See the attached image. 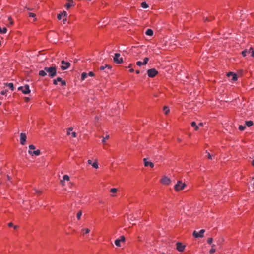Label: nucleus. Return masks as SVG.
Wrapping results in <instances>:
<instances>
[{
	"label": "nucleus",
	"instance_id": "1",
	"mask_svg": "<svg viewBox=\"0 0 254 254\" xmlns=\"http://www.w3.org/2000/svg\"><path fill=\"white\" fill-rule=\"evenodd\" d=\"M47 74L53 78L57 74V67L56 66H52L50 67H45L44 70H40L39 72V75L42 77L45 76Z\"/></svg>",
	"mask_w": 254,
	"mask_h": 254
},
{
	"label": "nucleus",
	"instance_id": "2",
	"mask_svg": "<svg viewBox=\"0 0 254 254\" xmlns=\"http://www.w3.org/2000/svg\"><path fill=\"white\" fill-rule=\"evenodd\" d=\"M35 149V146L34 145H30L29 146L28 153L31 156H38L40 154V151L39 149H37L35 151H32Z\"/></svg>",
	"mask_w": 254,
	"mask_h": 254
},
{
	"label": "nucleus",
	"instance_id": "3",
	"mask_svg": "<svg viewBox=\"0 0 254 254\" xmlns=\"http://www.w3.org/2000/svg\"><path fill=\"white\" fill-rule=\"evenodd\" d=\"M185 186V183H183L181 181H178L177 183L175 185L174 189L176 191H178L184 189Z\"/></svg>",
	"mask_w": 254,
	"mask_h": 254
},
{
	"label": "nucleus",
	"instance_id": "4",
	"mask_svg": "<svg viewBox=\"0 0 254 254\" xmlns=\"http://www.w3.org/2000/svg\"><path fill=\"white\" fill-rule=\"evenodd\" d=\"M18 90H20L24 94H27L30 93V90L28 85L26 84L23 86L19 87L18 88Z\"/></svg>",
	"mask_w": 254,
	"mask_h": 254
},
{
	"label": "nucleus",
	"instance_id": "5",
	"mask_svg": "<svg viewBox=\"0 0 254 254\" xmlns=\"http://www.w3.org/2000/svg\"><path fill=\"white\" fill-rule=\"evenodd\" d=\"M204 229H201L199 232L194 231L193 232L192 235L196 238H202L204 236V233L205 232Z\"/></svg>",
	"mask_w": 254,
	"mask_h": 254
},
{
	"label": "nucleus",
	"instance_id": "6",
	"mask_svg": "<svg viewBox=\"0 0 254 254\" xmlns=\"http://www.w3.org/2000/svg\"><path fill=\"white\" fill-rule=\"evenodd\" d=\"M148 76L150 78H153L158 73V71L155 68H151L147 70Z\"/></svg>",
	"mask_w": 254,
	"mask_h": 254
},
{
	"label": "nucleus",
	"instance_id": "7",
	"mask_svg": "<svg viewBox=\"0 0 254 254\" xmlns=\"http://www.w3.org/2000/svg\"><path fill=\"white\" fill-rule=\"evenodd\" d=\"M120 54L119 53H115L114 57V61L116 64H120L123 62L122 58H120Z\"/></svg>",
	"mask_w": 254,
	"mask_h": 254
},
{
	"label": "nucleus",
	"instance_id": "8",
	"mask_svg": "<svg viewBox=\"0 0 254 254\" xmlns=\"http://www.w3.org/2000/svg\"><path fill=\"white\" fill-rule=\"evenodd\" d=\"M61 68L62 70H64L67 69L70 66V63L63 60L61 61Z\"/></svg>",
	"mask_w": 254,
	"mask_h": 254
},
{
	"label": "nucleus",
	"instance_id": "9",
	"mask_svg": "<svg viewBox=\"0 0 254 254\" xmlns=\"http://www.w3.org/2000/svg\"><path fill=\"white\" fill-rule=\"evenodd\" d=\"M125 241V238L124 236H121L119 239H116L115 241V244L117 247H121V243L124 242Z\"/></svg>",
	"mask_w": 254,
	"mask_h": 254
},
{
	"label": "nucleus",
	"instance_id": "10",
	"mask_svg": "<svg viewBox=\"0 0 254 254\" xmlns=\"http://www.w3.org/2000/svg\"><path fill=\"white\" fill-rule=\"evenodd\" d=\"M27 139L26 134L25 133H21L20 135V142L21 144L24 145Z\"/></svg>",
	"mask_w": 254,
	"mask_h": 254
},
{
	"label": "nucleus",
	"instance_id": "11",
	"mask_svg": "<svg viewBox=\"0 0 254 254\" xmlns=\"http://www.w3.org/2000/svg\"><path fill=\"white\" fill-rule=\"evenodd\" d=\"M177 250L180 252H183L185 250V246L181 243L177 242L176 244Z\"/></svg>",
	"mask_w": 254,
	"mask_h": 254
},
{
	"label": "nucleus",
	"instance_id": "12",
	"mask_svg": "<svg viewBox=\"0 0 254 254\" xmlns=\"http://www.w3.org/2000/svg\"><path fill=\"white\" fill-rule=\"evenodd\" d=\"M161 182L162 184L166 185L170 183L171 180L169 178L164 176L161 179Z\"/></svg>",
	"mask_w": 254,
	"mask_h": 254
},
{
	"label": "nucleus",
	"instance_id": "13",
	"mask_svg": "<svg viewBox=\"0 0 254 254\" xmlns=\"http://www.w3.org/2000/svg\"><path fill=\"white\" fill-rule=\"evenodd\" d=\"M149 61V58H147V57H146L143 60V62H142L141 61H138L136 62V65L139 66H141L142 65H145L147 64V63H148Z\"/></svg>",
	"mask_w": 254,
	"mask_h": 254
},
{
	"label": "nucleus",
	"instance_id": "14",
	"mask_svg": "<svg viewBox=\"0 0 254 254\" xmlns=\"http://www.w3.org/2000/svg\"><path fill=\"white\" fill-rule=\"evenodd\" d=\"M111 69V66L109 65H105L104 66H101L100 67V70H105V72L107 73H109V71H110Z\"/></svg>",
	"mask_w": 254,
	"mask_h": 254
},
{
	"label": "nucleus",
	"instance_id": "15",
	"mask_svg": "<svg viewBox=\"0 0 254 254\" xmlns=\"http://www.w3.org/2000/svg\"><path fill=\"white\" fill-rule=\"evenodd\" d=\"M227 76L229 77H232V80L235 81L237 80V75L235 73L232 72H228L227 73Z\"/></svg>",
	"mask_w": 254,
	"mask_h": 254
},
{
	"label": "nucleus",
	"instance_id": "16",
	"mask_svg": "<svg viewBox=\"0 0 254 254\" xmlns=\"http://www.w3.org/2000/svg\"><path fill=\"white\" fill-rule=\"evenodd\" d=\"M72 128H69L67 131V134L68 135H71L72 137L75 138L76 137V133L75 132L72 131Z\"/></svg>",
	"mask_w": 254,
	"mask_h": 254
},
{
	"label": "nucleus",
	"instance_id": "17",
	"mask_svg": "<svg viewBox=\"0 0 254 254\" xmlns=\"http://www.w3.org/2000/svg\"><path fill=\"white\" fill-rule=\"evenodd\" d=\"M144 164L145 167L149 166L151 168H153L154 167V164L150 161H147V159H144Z\"/></svg>",
	"mask_w": 254,
	"mask_h": 254
},
{
	"label": "nucleus",
	"instance_id": "18",
	"mask_svg": "<svg viewBox=\"0 0 254 254\" xmlns=\"http://www.w3.org/2000/svg\"><path fill=\"white\" fill-rule=\"evenodd\" d=\"M69 180H70V178H69V177L68 176V175H64L63 177V179L62 180H61V184L62 185V186H64L65 185L64 181H69Z\"/></svg>",
	"mask_w": 254,
	"mask_h": 254
},
{
	"label": "nucleus",
	"instance_id": "19",
	"mask_svg": "<svg viewBox=\"0 0 254 254\" xmlns=\"http://www.w3.org/2000/svg\"><path fill=\"white\" fill-rule=\"evenodd\" d=\"M87 162L88 164L91 165L92 167L95 169H97L99 167L98 163L97 162H95L93 163L92 160L89 159L88 160Z\"/></svg>",
	"mask_w": 254,
	"mask_h": 254
},
{
	"label": "nucleus",
	"instance_id": "20",
	"mask_svg": "<svg viewBox=\"0 0 254 254\" xmlns=\"http://www.w3.org/2000/svg\"><path fill=\"white\" fill-rule=\"evenodd\" d=\"M67 16V12L66 11H63L62 13L59 14L57 16V18L59 20H61L62 17H66Z\"/></svg>",
	"mask_w": 254,
	"mask_h": 254
},
{
	"label": "nucleus",
	"instance_id": "21",
	"mask_svg": "<svg viewBox=\"0 0 254 254\" xmlns=\"http://www.w3.org/2000/svg\"><path fill=\"white\" fill-rule=\"evenodd\" d=\"M72 6H73V1L71 0H69V2L65 4V7L67 9H68Z\"/></svg>",
	"mask_w": 254,
	"mask_h": 254
},
{
	"label": "nucleus",
	"instance_id": "22",
	"mask_svg": "<svg viewBox=\"0 0 254 254\" xmlns=\"http://www.w3.org/2000/svg\"><path fill=\"white\" fill-rule=\"evenodd\" d=\"M250 53V48L249 50L245 49L242 52V55L243 57H246L248 54Z\"/></svg>",
	"mask_w": 254,
	"mask_h": 254
},
{
	"label": "nucleus",
	"instance_id": "23",
	"mask_svg": "<svg viewBox=\"0 0 254 254\" xmlns=\"http://www.w3.org/2000/svg\"><path fill=\"white\" fill-rule=\"evenodd\" d=\"M90 231V230L88 228H82L81 229V233L83 235H85L86 234H88Z\"/></svg>",
	"mask_w": 254,
	"mask_h": 254
},
{
	"label": "nucleus",
	"instance_id": "24",
	"mask_svg": "<svg viewBox=\"0 0 254 254\" xmlns=\"http://www.w3.org/2000/svg\"><path fill=\"white\" fill-rule=\"evenodd\" d=\"M5 85L7 87H9L12 91L14 90V85L12 83H6Z\"/></svg>",
	"mask_w": 254,
	"mask_h": 254
},
{
	"label": "nucleus",
	"instance_id": "25",
	"mask_svg": "<svg viewBox=\"0 0 254 254\" xmlns=\"http://www.w3.org/2000/svg\"><path fill=\"white\" fill-rule=\"evenodd\" d=\"M145 34L147 35H148V36H152L153 34V31L152 29H148L146 32H145Z\"/></svg>",
	"mask_w": 254,
	"mask_h": 254
},
{
	"label": "nucleus",
	"instance_id": "26",
	"mask_svg": "<svg viewBox=\"0 0 254 254\" xmlns=\"http://www.w3.org/2000/svg\"><path fill=\"white\" fill-rule=\"evenodd\" d=\"M7 29L6 27L1 28L0 26V34H5L7 32Z\"/></svg>",
	"mask_w": 254,
	"mask_h": 254
},
{
	"label": "nucleus",
	"instance_id": "27",
	"mask_svg": "<svg viewBox=\"0 0 254 254\" xmlns=\"http://www.w3.org/2000/svg\"><path fill=\"white\" fill-rule=\"evenodd\" d=\"M88 77V74L86 72H83L81 74V80H84Z\"/></svg>",
	"mask_w": 254,
	"mask_h": 254
},
{
	"label": "nucleus",
	"instance_id": "28",
	"mask_svg": "<svg viewBox=\"0 0 254 254\" xmlns=\"http://www.w3.org/2000/svg\"><path fill=\"white\" fill-rule=\"evenodd\" d=\"M191 126L192 127H194V130H197L198 129V128H199L198 126L196 125V123L195 122H191Z\"/></svg>",
	"mask_w": 254,
	"mask_h": 254
},
{
	"label": "nucleus",
	"instance_id": "29",
	"mask_svg": "<svg viewBox=\"0 0 254 254\" xmlns=\"http://www.w3.org/2000/svg\"><path fill=\"white\" fill-rule=\"evenodd\" d=\"M163 111L164 112L165 114L167 115L170 112V109L168 107L164 106L163 108Z\"/></svg>",
	"mask_w": 254,
	"mask_h": 254
},
{
	"label": "nucleus",
	"instance_id": "30",
	"mask_svg": "<svg viewBox=\"0 0 254 254\" xmlns=\"http://www.w3.org/2000/svg\"><path fill=\"white\" fill-rule=\"evenodd\" d=\"M245 124L248 127H250L253 125V122L252 121H247L245 122Z\"/></svg>",
	"mask_w": 254,
	"mask_h": 254
},
{
	"label": "nucleus",
	"instance_id": "31",
	"mask_svg": "<svg viewBox=\"0 0 254 254\" xmlns=\"http://www.w3.org/2000/svg\"><path fill=\"white\" fill-rule=\"evenodd\" d=\"M61 80H62V78L58 77L56 79H54L53 80V84L54 85H57L58 81H61Z\"/></svg>",
	"mask_w": 254,
	"mask_h": 254
},
{
	"label": "nucleus",
	"instance_id": "32",
	"mask_svg": "<svg viewBox=\"0 0 254 254\" xmlns=\"http://www.w3.org/2000/svg\"><path fill=\"white\" fill-rule=\"evenodd\" d=\"M141 6L143 8H147L148 7V5L145 2H142Z\"/></svg>",
	"mask_w": 254,
	"mask_h": 254
},
{
	"label": "nucleus",
	"instance_id": "33",
	"mask_svg": "<svg viewBox=\"0 0 254 254\" xmlns=\"http://www.w3.org/2000/svg\"><path fill=\"white\" fill-rule=\"evenodd\" d=\"M82 214V211L81 210L79 211L77 213V218L78 220H79L81 218V216Z\"/></svg>",
	"mask_w": 254,
	"mask_h": 254
},
{
	"label": "nucleus",
	"instance_id": "34",
	"mask_svg": "<svg viewBox=\"0 0 254 254\" xmlns=\"http://www.w3.org/2000/svg\"><path fill=\"white\" fill-rule=\"evenodd\" d=\"M58 82H61V85L63 86H64L66 85V82H65V81L64 80H63L62 79L61 81H58Z\"/></svg>",
	"mask_w": 254,
	"mask_h": 254
},
{
	"label": "nucleus",
	"instance_id": "35",
	"mask_svg": "<svg viewBox=\"0 0 254 254\" xmlns=\"http://www.w3.org/2000/svg\"><path fill=\"white\" fill-rule=\"evenodd\" d=\"M246 128V127L245 126H242V125H240L239 126V129L241 131H243L245 130V129Z\"/></svg>",
	"mask_w": 254,
	"mask_h": 254
},
{
	"label": "nucleus",
	"instance_id": "36",
	"mask_svg": "<svg viewBox=\"0 0 254 254\" xmlns=\"http://www.w3.org/2000/svg\"><path fill=\"white\" fill-rule=\"evenodd\" d=\"M109 136L108 135H106L105 136V137H104L103 138V139H102V142H103V143H105L106 140L107 139H109Z\"/></svg>",
	"mask_w": 254,
	"mask_h": 254
},
{
	"label": "nucleus",
	"instance_id": "37",
	"mask_svg": "<svg viewBox=\"0 0 254 254\" xmlns=\"http://www.w3.org/2000/svg\"><path fill=\"white\" fill-rule=\"evenodd\" d=\"M207 243L210 244V245H211L212 244V242H213V238H209L207 239Z\"/></svg>",
	"mask_w": 254,
	"mask_h": 254
},
{
	"label": "nucleus",
	"instance_id": "38",
	"mask_svg": "<svg viewBox=\"0 0 254 254\" xmlns=\"http://www.w3.org/2000/svg\"><path fill=\"white\" fill-rule=\"evenodd\" d=\"M215 252H216V249H215V248H211V249L210 250V251H209V254H214Z\"/></svg>",
	"mask_w": 254,
	"mask_h": 254
},
{
	"label": "nucleus",
	"instance_id": "39",
	"mask_svg": "<svg viewBox=\"0 0 254 254\" xmlns=\"http://www.w3.org/2000/svg\"><path fill=\"white\" fill-rule=\"evenodd\" d=\"M28 15L30 17H35V16H36L35 13H32V12H29L28 13Z\"/></svg>",
	"mask_w": 254,
	"mask_h": 254
},
{
	"label": "nucleus",
	"instance_id": "40",
	"mask_svg": "<svg viewBox=\"0 0 254 254\" xmlns=\"http://www.w3.org/2000/svg\"><path fill=\"white\" fill-rule=\"evenodd\" d=\"M87 74H88V76H90V77H93L95 75L94 72L92 71L89 72L88 73H87Z\"/></svg>",
	"mask_w": 254,
	"mask_h": 254
},
{
	"label": "nucleus",
	"instance_id": "41",
	"mask_svg": "<svg viewBox=\"0 0 254 254\" xmlns=\"http://www.w3.org/2000/svg\"><path fill=\"white\" fill-rule=\"evenodd\" d=\"M117 191V189L116 188H112L110 190V192L111 193H115Z\"/></svg>",
	"mask_w": 254,
	"mask_h": 254
},
{
	"label": "nucleus",
	"instance_id": "42",
	"mask_svg": "<svg viewBox=\"0 0 254 254\" xmlns=\"http://www.w3.org/2000/svg\"><path fill=\"white\" fill-rule=\"evenodd\" d=\"M250 53H251V56L254 57V50L252 48H250Z\"/></svg>",
	"mask_w": 254,
	"mask_h": 254
},
{
	"label": "nucleus",
	"instance_id": "43",
	"mask_svg": "<svg viewBox=\"0 0 254 254\" xmlns=\"http://www.w3.org/2000/svg\"><path fill=\"white\" fill-rule=\"evenodd\" d=\"M6 93H7V90H2V91H1L0 94L2 95H5L6 94Z\"/></svg>",
	"mask_w": 254,
	"mask_h": 254
},
{
	"label": "nucleus",
	"instance_id": "44",
	"mask_svg": "<svg viewBox=\"0 0 254 254\" xmlns=\"http://www.w3.org/2000/svg\"><path fill=\"white\" fill-rule=\"evenodd\" d=\"M207 153V157L209 159H212V155H211L209 152Z\"/></svg>",
	"mask_w": 254,
	"mask_h": 254
},
{
	"label": "nucleus",
	"instance_id": "45",
	"mask_svg": "<svg viewBox=\"0 0 254 254\" xmlns=\"http://www.w3.org/2000/svg\"><path fill=\"white\" fill-rule=\"evenodd\" d=\"M7 225L9 227H13L14 226V224L12 222L8 223Z\"/></svg>",
	"mask_w": 254,
	"mask_h": 254
},
{
	"label": "nucleus",
	"instance_id": "46",
	"mask_svg": "<svg viewBox=\"0 0 254 254\" xmlns=\"http://www.w3.org/2000/svg\"><path fill=\"white\" fill-rule=\"evenodd\" d=\"M35 192L36 193H37V194H40L41 193V191L40 190H35Z\"/></svg>",
	"mask_w": 254,
	"mask_h": 254
},
{
	"label": "nucleus",
	"instance_id": "47",
	"mask_svg": "<svg viewBox=\"0 0 254 254\" xmlns=\"http://www.w3.org/2000/svg\"><path fill=\"white\" fill-rule=\"evenodd\" d=\"M8 20L10 22V23L12 24L13 23V22L12 21V18L11 17L8 18Z\"/></svg>",
	"mask_w": 254,
	"mask_h": 254
},
{
	"label": "nucleus",
	"instance_id": "48",
	"mask_svg": "<svg viewBox=\"0 0 254 254\" xmlns=\"http://www.w3.org/2000/svg\"><path fill=\"white\" fill-rule=\"evenodd\" d=\"M13 227L14 229L16 230L18 228V226L14 225V226Z\"/></svg>",
	"mask_w": 254,
	"mask_h": 254
},
{
	"label": "nucleus",
	"instance_id": "49",
	"mask_svg": "<svg viewBox=\"0 0 254 254\" xmlns=\"http://www.w3.org/2000/svg\"><path fill=\"white\" fill-rule=\"evenodd\" d=\"M64 19H63V23L64 24L65 23V22L66 21V17H64Z\"/></svg>",
	"mask_w": 254,
	"mask_h": 254
},
{
	"label": "nucleus",
	"instance_id": "50",
	"mask_svg": "<svg viewBox=\"0 0 254 254\" xmlns=\"http://www.w3.org/2000/svg\"><path fill=\"white\" fill-rule=\"evenodd\" d=\"M134 69H133V68H131V69H129V72H131V73H132V72H134Z\"/></svg>",
	"mask_w": 254,
	"mask_h": 254
},
{
	"label": "nucleus",
	"instance_id": "51",
	"mask_svg": "<svg viewBox=\"0 0 254 254\" xmlns=\"http://www.w3.org/2000/svg\"><path fill=\"white\" fill-rule=\"evenodd\" d=\"M211 247H212L211 248H215V244H211Z\"/></svg>",
	"mask_w": 254,
	"mask_h": 254
},
{
	"label": "nucleus",
	"instance_id": "52",
	"mask_svg": "<svg viewBox=\"0 0 254 254\" xmlns=\"http://www.w3.org/2000/svg\"><path fill=\"white\" fill-rule=\"evenodd\" d=\"M177 140H178V141L179 142H181V141H182L181 139H180V138H177Z\"/></svg>",
	"mask_w": 254,
	"mask_h": 254
},
{
	"label": "nucleus",
	"instance_id": "53",
	"mask_svg": "<svg viewBox=\"0 0 254 254\" xmlns=\"http://www.w3.org/2000/svg\"><path fill=\"white\" fill-rule=\"evenodd\" d=\"M25 100H26V101L28 102L29 100V98L28 97H26Z\"/></svg>",
	"mask_w": 254,
	"mask_h": 254
},
{
	"label": "nucleus",
	"instance_id": "54",
	"mask_svg": "<svg viewBox=\"0 0 254 254\" xmlns=\"http://www.w3.org/2000/svg\"><path fill=\"white\" fill-rule=\"evenodd\" d=\"M135 72H136V74H139V73H140L139 70H136V71H135Z\"/></svg>",
	"mask_w": 254,
	"mask_h": 254
},
{
	"label": "nucleus",
	"instance_id": "55",
	"mask_svg": "<svg viewBox=\"0 0 254 254\" xmlns=\"http://www.w3.org/2000/svg\"><path fill=\"white\" fill-rule=\"evenodd\" d=\"M205 21H209V20L208 19V18H205Z\"/></svg>",
	"mask_w": 254,
	"mask_h": 254
},
{
	"label": "nucleus",
	"instance_id": "56",
	"mask_svg": "<svg viewBox=\"0 0 254 254\" xmlns=\"http://www.w3.org/2000/svg\"><path fill=\"white\" fill-rule=\"evenodd\" d=\"M252 165H253V166H254V160H253L252 161Z\"/></svg>",
	"mask_w": 254,
	"mask_h": 254
},
{
	"label": "nucleus",
	"instance_id": "57",
	"mask_svg": "<svg viewBox=\"0 0 254 254\" xmlns=\"http://www.w3.org/2000/svg\"><path fill=\"white\" fill-rule=\"evenodd\" d=\"M131 66V64H130L128 66V68H130Z\"/></svg>",
	"mask_w": 254,
	"mask_h": 254
},
{
	"label": "nucleus",
	"instance_id": "58",
	"mask_svg": "<svg viewBox=\"0 0 254 254\" xmlns=\"http://www.w3.org/2000/svg\"><path fill=\"white\" fill-rule=\"evenodd\" d=\"M199 125H200V126H202V123H200V124H199Z\"/></svg>",
	"mask_w": 254,
	"mask_h": 254
},
{
	"label": "nucleus",
	"instance_id": "59",
	"mask_svg": "<svg viewBox=\"0 0 254 254\" xmlns=\"http://www.w3.org/2000/svg\"><path fill=\"white\" fill-rule=\"evenodd\" d=\"M7 178H8V180H10V177H9V176H7Z\"/></svg>",
	"mask_w": 254,
	"mask_h": 254
},
{
	"label": "nucleus",
	"instance_id": "60",
	"mask_svg": "<svg viewBox=\"0 0 254 254\" xmlns=\"http://www.w3.org/2000/svg\"><path fill=\"white\" fill-rule=\"evenodd\" d=\"M27 9H28V10H31V9H30V8H27Z\"/></svg>",
	"mask_w": 254,
	"mask_h": 254
},
{
	"label": "nucleus",
	"instance_id": "61",
	"mask_svg": "<svg viewBox=\"0 0 254 254\" xmlns=\"http://www.w3.org/2000/svg\"><path fill=\"white\" fill-rule=\"evenodd\" d=\"M2 103L0 101V106L1 105Z\"/></svg>",
	"mask_w": 254,
	"mask_h": 254
},
{
	"label": "nucleus",
	"instance_id": "62",
	"mask_svg": "<svg viewBox=\"0 0 254 254\" xmlns=\"http://www.w3.org/2000/svg\"><path fill=\"white\" fill-rule=\"evenodd\" d=\"M162 254H165L164 253H163Z\"/></svg>",
	"mask_w": 254,
	"mask_h": 254
},
{
	"label": "nucleus",
	"instance_id": "63",
	"mask_svg": "<svg viewBox=\"0 0 254 254\" xmlns=\"http://www.w3.org/2000/svg\"><path fill=\"white\" fill-rule=\"evenodd\" d=\"M253 185H254V183H253Z\"/></svg>",
	"mask_w": 254,
	"mask_h": 254
}]
</instances>
